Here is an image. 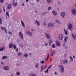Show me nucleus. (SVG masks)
Segmentation results:
<instances>
[{"label":"nucleus","mask_w":76,"mask_h":76,"mask_svg":"<svg viewBox=\"0 0 76 76\" xmlns=\"http://www.w3.org/2000/svg\"><path fill=\"white\" fill-rule=\"evenodd\" d=\"M29 76H37V75L35 74L32 73L30 74Z\"/></svg>","instance_id":"22"},{"label":"nucleus","mask_w":76,"mask_h":76,"mask_svg":"<svg viewBox=\"0 0 76 76\" xmlns=\"http://www.w3.org/2000/svg\"><path fill=\"white\" fill-rule=\"evenodd\" d=\"M16 51H18V48H17L16 49H15Z\"/></svg>","instance_id":"51"},{"label":"nucleus","mask_w":76,"mask_h":76,"mask_svg":"<svg viewBox=\"0 0 76 76\" xmlns=\"http://www.w3.org/2000/svg\"><path fill=\"white\" fill-rule=\"evenodd\" d=\"M65 62L66 63H67V60L66 59L65 61Z\"/></svg>","instance_id":"53"},{"label":"nucleus","mask_w":76,"mask_h":76,"mask_svg":"<svg viewBox=\"0 0 76 76\" xmlns=\"http://www.w3.org/2000/svg\"><path fill=\"white\" fill-rule=\"evenodd\" d=\"M21 54H22V53H21L20 52H19L18 53V56H20V55H21Z\"/></svg>","instance_id":"37"},{"label":"nucleus","mask_w":76,"mask_h":76,"mask_svg":"<svg viewBox=\"0 0 76 76\" xmlns=\"http://www.w3.org/2000/svg\"><path fill=\"white\" fill-rule=\"evenodd\" d=\"M67 39H68V37L66 36L65 37L64 39V42H67Z\"/></svg>","instance_id":"19"},{"label":"nucleus","mask_w":76,"mask_h":76,"mask_svg":"<svg viewBox=\"0 0 76 76\" xmlns=\"http://www.w3.org/2000/svg\"><path fill=\"white\" fill-rule=\"evenodd\" d=\"M48 58L47 57L46 60H45V61H47V60H48Z\"/></svg>","instance_id":"54"},{"label":"nucleus","mask_w":76,"mask_h":76,"mask_svg":"<svg viewBox=\"0 0 76 76\" xmlns=\"http://www.w3.org/2000/svg\"><path fill=\"white\" fill-rule=\"evenodd\" d=\"M48 26H49V27H50V26H51V23H50L48 24Z\"/></svg>","instance_id":"29"},{"label":"nucleus","mask_w":76,"mask_h":76,"mask_svg":"<svg viewBox=\"0 0 76 76\" xmlns=\"http://www.w3.org/2000/svg\"><path fill=\"white\" fill-rule=\"evenodd\" d=\"M0 24H2V21L1 20V18H0Z\"/></svg>","instance_id":"45"},{"label":"nucleus","mask_w":76,"mask_h":76,"mask_svg":"<svg viewBox=\"0 0 76 76\" xmlns=\"http://www.w3.org/2000/svg\"><path fill=\"white\" fill-rule=\"evenodd\" d=\"M16 74L18 76H19L20 75V73L19 72H17Z\"/></svg>","instance_id":"39"},{"label":"nucleus","mask_w":76,"mask_h":76,"mask_svg":"<svg viewBox=\"0 0 76 76\" xmlns=\"http://www.w3.org/2000/svg\"><path fill=\"white\" fill-rule=\"evenodd\" d=\"M45 45V46H47V45H48V43H45L44 44Z\"/></svg>","instance_id":"49"},{"label":"nucleus","mask_w":76,"mask_h":76,"mask_svg":"<svg viewBox=\"0 0 76 76\" xmlns=\"http://www.w3.org/2000/svg\"><path fill=\"white\" fill-rule=\"evenodd\" d=\"M54 23H51V26H53L54 25Z\"/></svg>","instance_id":"40"},{"label":"nucleus","mask_w":76,"mask_h":76,"mask_svg":"<svg viewBox=\"0 0 76 76\" xmlns=\"http://www.w3.org/2000/svg\"><path fill=\"white\" fill-rule=\"evenodd\" d=\"M5 31V32L6 33V34H7V31H6V29H5V30H4Z\"/></svg>","instance_id":"57"},{"label":"nucleus","mask_w":76,"mask_h":76,"mask_svg":"<svg viewBox=\"0 0 76 76\" xmlns=\"http://www.w3.org/2000/svg\"><path fill=\"white\" fill-rule=\"evenodd\" d=\"M9 67L6 66H4L3 67V69L5 70H8L9 69Z\"/></svg>","instance_id":"9"},{"label":"nucleus","mask_w":76,"mask_h":76,"mask_svg":"<svg viewBox=\"0 0 76 76\" xmlns=\"http://www.w3.org/2000/svg\"><path fill=\"white\" fill-rule=\"evenodd\" d=\"M0 3H4V0H0Z\"/></svg>","instance_id":"38"},{"label":"nucleus","mask_w":76,"mask_h":76,"mask_svg":"<svg viewBox=\"0 0 76 76\" xmlns=\"http://www.w3.org/2000/svg\"><path fill=\"white\" fill-rule=\"evenodd\" d=\"M70 59L72 61H73V58L71 56L70 57Z\"/></svg>","instance_id":"30"},{"label":"nucleus","mask_w":76,"mask_h":76,"mask_svg":"<svg viewBox=\"0 0 76 76\" xmlns=\"http://www.w3.org/2000/svg\"><path fill=\"white\" fill-rule=\"evenodd\" d=\"M19 35L20 37V38L22 39L23 38V34L21 32H19Z\"/></svg>","instance_id":"3"},{"label":"nucleus","mask_w":76,"mask_h":76,"mask_svg":"<svg viewBox=\"0 0 76 76\" xmlns=\"http://www.w3.org/2000/svg\"><path fill=\"white\" fill-rule=\"evenodd\" d=\"M8 34H10V35H12V32H11L10 31H9L8 32Z\"/></svg>","instance_id":"35"},{"label":"nucleus","mask_w":76,"mask_h":76,"mask_svg":"<svg viewBox=\"0 0 76 76\" xmlns=\"http://www.w3.org/2000/svg\"><path fill=\"white\" fill-rule=\"evenodd\" d=\"M59 68L61 72L63 73L64 72V66L63 65H61L59 66Z\"/></svg>","instance_id":"1"},{"label":"nucleus","mask_w":76,"mask_h":76,"mask_svg":"<svg viewBox=\"0 0 76 76\" xmlns=\"http://www.w3.org/2000/svg\"><path fill=\"white\" fill-rule=\"evenodd\" d=\"M20 22L21 23V24H22V25L23 26L24 28H25V24H24V22H23V21L21 20L20 21Z\"/></svg>","instance_id":"14"},{"label":"nucleus","mask_w":76,"mask_h":76,"mask_svg":"<svg viewBox=\"0 0 76 76\" xmlns=\"http://www.w3.org/2000/svg\"><path fill=\"white\" fill-rule=\"evenodd\" d=\"M2 12V10H1V9H0V13H1Z\"/></svg>","instance_id":"58"},{"label":"nucleus","mask_w":76,"mask_h":76,"mask_svg":"<svg viewBox=\"0 0 76 76\" xmlns=\"http://www.w3.org/2000/svg\"><path fill=\"white\" fill-rule=\"evenodd\" d=\"M49 54H50L49 53H48V54L47 55V57L48 58V57H49Z\"/></svg>","instance_id":"59"},{"label":"nucleus","mask_w":76,"mask_h":76,"mask_svg":"<svg viewBox=\"0 0 76 76\" xmlns=\"http://www.w3.org/2000/svg\"><path fill=\"white\" fill-rule=\"evenodd\" d=\"M67 54H65L64 55L65 57H67Z\"/></svg>","instance_id":"56"},{"label":"nucleus","mask_w":76,"mask_h":76,"mask_svg":"<svg viewBox=\"0 0 76 76\" xmlns=\"http://www.w3.org/2000/svg\"><path fill=\"white\" fill-rule=\"evenodd\" d=\"M64 31L65 34L66 35H67V34H68V33H67V31H66V29H64Z\"/></svg>","instance_id":"27"},{"label":"nucleus","mask_w":76,"mask_h":76,"mask_svg":"<svg viewBox=\"0 0 76 76\" xmlns=\"http://www.w3.org/2000/svg\"><path fill=\"white\" fill-rule=\"evenodd\" d=\"M13 46L14 49H16V45L14 44Z\"/></svg>","instance_id":"28"},{"label":"nucleus","mask_w":76,"mask_h":76,"mask_svg":"<svg viewBox=\"0 0 76 76\" xmlns=\"http://www.w3.org/2000/svg\"><path fill=\"white\" fill-rule=\"evenodd\" d=\"M1 64H2V65L4 64V62H1Z\"/></svg>","instance_id":"64"},{"label":"nucleus","mask_w":76,"mask_h":76,"mask_svg":"<svg viewBox=\"0 0 76 76\" xmlns=\"http://www.w3.org/2000/svg\"><path fill=\"white\" fill-rule=\"evenodd\" d=\"M13 4L14 6H16L18 5V3L17 2H14Z\"/></svg>","instance_id":"24"},{"label":"nucleus","mask_w":76,"mask_h":76,"mask_svg":"<svg viewBox=\"0 0 76 76\" xmlns=\"http://www.w3.org/2000/svg\"><path fill=\"white\" fill-rule=\"evenodd\" d=\"M26 2H28V1H29V0H26Z\"/></svg>","instance_id":"63"},{"label":"nucleus","mask_w":76,"mask_h":76,"mask_svg":"<svg viewBox=\"0 0 76 76\" xmlns=\"http://www.w3.org/2000/svg\"><path fill=\"white\" fill-rule=\"evenodd\" d=\"M40 63L42 64H44V61H40Z\"/></svg>","instance_id":"47"},{"label":"nucleus","mask_w":76,"mask_h":76,"mask_svg":"<svg viewBox=\"0 0 76 76\" xmlns=\"http://www.w3.org/2000/svg\"><path fill=\"white\" fill-rule=\"evenodd\" d=\"M55 52H56V51L55 50H53V51H52L50 54L51 56L52 57L53 56H54V53H55Z\"/></svg>","instance_id":"12"},{"label":"nucleus","mask_w":76,"mask_h":76,"mask_svg":"<svg viewBox=\"0 0 76 76\" xmlns=\"http://www.w3.org/2000/svg\"><path fill=\"white\" fill-rule=\"evenodd\" d=\"M56 45H57V46H60V43L58 41H56Z\"/></svg>","instance_id":"6"},{"label":"nucleus","mask_w":76,"mask_h":76,"mask_svg":"<svg viewBox=\"0 0 76 76\" xmlns=\"http://www.w3.org/2000/svg\"><path fill=\"white\" fill-rule=\"evenodd\" d=\"M55 21V22H57L58 23H59V24H61V22H60V20H57V19Z\"/></svg>","instance_id":"17"},{"label":"nucleus","mask_w":76,"mask_h":76,"mask_svg":"<svg viewBox=\"0 0 76 76\" xmlns=\"http://www.w3.org/2000/svg\"><path fill=\"white\" fill-rule=\"evenodd\" d=\"M52 48H56V46H55V45L54 44H53L52 45Z\"/></svg>","instance_id":"34"},{"label":"nucleus","mask_w":76,"mask_h":76,"mask_svg":"<svg viewBox=\"0 0 76 76\" xmlns=\"http://www.w3.org/2000/svg\"><path fill=\"white\" fill-rule=\"evenodd\" d=\"M13 44L12 43L10 44L9 45V48H12L13 47Z\"/></svg>","instance_id":"16"},{"label":"nucleus","mask_w":76,"mask_h":76,"mask_svg":"<svg viewBox=\"0 0 76 76\" xmlns=\"http://www.w3.org/2000/svg\"><path fill=\"white\" fill-rule=\"evenodd\" d=\"M47 65H45L43 67V69H45V68L47 67Z\"/></svg>","instance_id":"41"},{"label":"nucleus","mask_w":76,"mask_h":76,"mask_svg":"<svg viewBox=\"0 0 76 76\" xmlns=\"http://www.w3.org/2000/svg\"><path fill=\"white\" fill-rule=\"evenodd\" d=\"M1 28L2 30H3V29L5 30L6 29V28H5L3 27H1Z\"/></svg>","instance_id":"33"},{"label":"nucleus","mask_w":76,"mask_h":76,"mask_svg":"<svg viewBox=\"0 0 76 76\" xmlns=\"http://www.w3.org/2000/svg\"><path fill=\"white\" fill-rule=\"evenodd\" d=\"M50 62H51L52 61V58H50Z\"/></svg>","instance_id":"61"},{"label":"nucleus","mask_w":76,"mask_h":76,"mask_svg":"<svg viewBox=\"0 0 76 76\" xmlns=\"http://www.w3.org/2000/svg\"><path fill=\"white\" fill-rule=\"evenodd\" d=\"M65 16V12H62L61 13V16L63 18H64V16Z\"/></svg>","instance_id":"13"},{"label":"nucleus","mask_w":76,"mask_h":76,"mask_svg":"<svg viewBox=\"0 0 76 76\" xmlns=\"http://www.w3.org/2000/svg\"><path fill=\"white\" fill-rule=\"evenodd\" d=\"M6 16H7L9 18V12H6Z\"/></svg>","instance_id":"23"},{"label":"nucleus","mask_w":76,"mask_h":76,"mask_svg":"<svg viewBox=\"0 0 76 76\" xmlns=\"http://www.w3.org/2000/svg\"><path fill=\"white\" fill-rule=\"evenodd\" d=\"M43 25L45 26L46 25H47V24H46V23H45V22H44L43 23Z\"/></svg>","instance_id":"50"},{"label":"nucleus","mask_w":76,"mask_h":76,"mask_svg":"<svg viewBox=\"0 0 76 76\" xmlns=\"http://www.w3.org/2000/svg\"><path fill=\"white\" fill-rule=\"evenodd\" d=\"M52 1V0H47V3H51Z\"/></svg>","instance_id":"31"},{"label":"nucleus","mask_w":76,"mask_h":76,"mask_svg":"<svg viewBox=\"0 0 76 76\" xmlns=\"http://www.w3.org/2000/svg\"><path fill=\"white\" fill-rule=\"evenodd\" d=\"M5 50V47L3 46L0 48V51H3Z\"/></svg>","instance_id":"11"},{"label":"nucleus","mask_w":76,"mask_h":76,"mask_svg":"<svg viewBox=\"0 0 76 76\" xmlns=\"http://www.w3.org/2000/svg\"><path fill=\"white\" fill-rule=\"evenodd\" d=\"M45 36L48 39H50L51 38V36L50 34H48L47 33H45Z\"/></svg>","instance_id":"5"},{"label":"nucleus","mask_w":76,"mask_h":76,"mask_svg":"<svg viewBox=\"0 0 76 76\" xmlns=\"http://www.w3.org/2000/svg\"><path fill=\"white\" fill-rule=\"evenodd\" d=\"M71 36L72 37H73V39H74V38H75V36H74V34H72L71 35Z\"/></svg>","instance_id":"42"},{"label":"nucleus","mask_w":76,"mask_h":76,"mask_svg":"<svg viewBox=\"0 0 76 76\" xmlns=\"http://www.w3.org/2000/svg\"><path fill=\"white\" fill-rule=\"evenodd\" d=\"M3 9L4 12V13H5V11L6 10V9L5 8V7H4Z\"/></svg>","instance_id":"43"},{"label":"nucleus","mask_w":76,"mask_h":76,"mask_svg":"<svg viewBox=\"0 0 76 76\" xmlns=\"http://www.w3.org/2000/svg\"><path fill=\"white\" fill-rule=\"evenodd\" d=\"M52 13L55 16H56L57 15V12L55 10H53L52 11Z\"/></svg>","instance_id":"15"},{"label":"nucleus","mask_w":76,"mask_h":76,"mask_svg":"<svg viewBox=\"0 0 76 76\" xmlns=\"http://www.w3.org/2000/svg\"><path fill=\"white\" fill-rule=\"evenodd\" d=\"M72 27H73V25L72 24L70 23L68 24V28L70 31H72Z\"/></svg>","instance_id":"2"},{"label":"nucleus","mask_w":76,"mask_h":76,"mask_svg":"<svg viewBox=\"0 0 76 76\" xmlns=\"http://www.w3.org/2000/svg\"><path fill=\"white\" fill-rule=\"evenodd\" d=\"M26 34H27V35H29V36H32V33L29 31H27L26 32Z\"/></svg>","instance_id":"7"},{"label":"nucleus","mask_w":76,"mask_h":76,"mask_svg":"<svg viewBox=\"0 0 76 76\" xmlns=\"http://www.w3.org/2000/svg\"><path fill=\"white\" fill-rule=\"evenodd\" d=\"M45 73H48V69H47V70L45 71Z\"/></svg>","instance_id":"44"},{"label":"nucleus","mask_w":76,"mask_h":76,"mask_svg":"<svg viewBox=\"0 0 76 76\" xmlns=\"http://www.w3.org/2000/svg\"><path fill=\"white\" fill-rule=\"evenodd\" d=\"M53 43V40L52 39H50L49 41V45L51 46V44Z\"/></svg>","instance_id":"8"},{"label":"nucleus","mask_w":76,"mask_h":76,"mask_svg":"<svg viewBox=\"0 0 76 76\" xmlns=\"http://www.w3.org/2000/svg\"><path fill=\"white\" fill-rule=\"evenodd\" d=\"M24 57H28V54H27V53H25L24 54Z\"/></svg>","instance_id":"36"},{"label":"nucleus","mask_w":76,"mask_h":76,"mask_svg":"<svg viewBox=\"0 0 76 76\" xmlns=\"http://www.w3.org/2000/svg\"><path fill=\"white\" fill-rule=\"evenodd\" d=\"M57 72H55V75H57Z\"/></svg>","instance_id":"60"},{"label":"nucleus","mask_w":76,"mask_h":76,"mask_svg":"<svg viewBox=\"0 0 76 76\" xmlns=\"http://www.w3.org/2000/svg\"><path fill=\"white\" fill-rule=\"evenodd\" d=\"M41 70L40 71L41 72L42 71V70H43V66H41Z\"/></svg>","instance_id":"32"},{"label":"nucleus","mask_w":76,"mask_h":76,"mask_svg":"<svg viewBox=\"0 0 76 76\" xmlns=\"http://www.w3.org/2000/svg\"><path fill=\"white\" fill-rule=\"evenodd\" d=\"M5 58H7V56H4V57H2V59H3V60H4Z\"/></svg>","instance_id":"25"},{"label":"nucleus","mask_w":76,"mask_h":76,"mask_svg":"<svg viewBox=\"0 0 76 76\" xmlns=\"http://www.w3.org/2000/svg\"><path fill=\"white\" fill-rule=\"evenodd\" d=\"M35 22L36 23H37L38 25V26H39V21L36 20L35 21Z\"/></svg>","instance_id":"20"},{"label":"nucleus","mask_w":76,"mask_h":76,"mask_svg":"<svg viewBox=\"0 0 76 76\" xmlns=\"http://www.w3.org/2000/svg\"><path fill=\"white\" fill-rule=\"evenodd\" d=\"M74 39H76V34L74 36Z\"/></svg>","instance_id":"48"},{"label":"nucleus","mask_w":76,"mask_h":76,"mask_svg":"<svg viewBox=\"0 0 76 76\" xmlns=\"http://www.w3.org/2000/svg\"><path fill=\"white\" fill-rule=\"evenodd\" d=\"M63 34H61L59 36V39L60 40H62L63 39Z\"/></svg>","instance_id":"4"},{"label":"nucleus","mask_w":76,"mask_h":76,"mask_svg":"<svg viewBox=\"0 0 76 76\" xmlns=\"http://www.w3.org/2000/svg\"><path fill=\"white\" fill-rule=\"evenodd\" d=\"M20 47L22 48L23 47V45L22 44L20 45Z\"/></svg>","instance_id":"52"},{"label":"nucleus","mask_w":76,"mask_h":76,"mask_svg":"<svg viewBox=\"0 0 76 76\" xmlns=\"http://www.w3.org/2000/svg\"><path fill=\"white\" fill-rule=\"evenodd\" d=\"M71 12L73 15H76V10L75 9H73Z\"/></svg>","instance_id":"10"},{"label":"nucleus","mask_w":76,"mask_h":76,"mask_svg":"<svg viewBox=\"0 0 76 76\" xmlns=\"http://www.w3.org/2000/svg\"><path fill=\"white\" fill-rule=\"evenodd\" d=\"M22 6H24V3H23L22 4Z\"/></svg>","instance_id":"62"},{"label":"nucleus","mask_w":76,"mask_h":76,"mask_svg":"<svg viewBox=\"0 0 76 76\" xmlns=\"http://www.w3.org/2000/svg\"><path fill=\"white\" fill-rule=\"evenodd\" d=\"M11 7H12V5H11V4L8 5L7 6V9H10Z\"/></svg>","instance_id":"18"},{"label":"nucleus","mask_w":76,"mask_h":76,"mask_svg":"<svg viewBox=\"0 0 76 76\" xmlns=\"http://www.w3.org/2000/svg\"><path fill=\"white\" fill-rule=\"evenodd\" d=\"M47 13H48L47 12H42V15H45V14H47Z\"/></svg>","instance_id":"26"},{"label":"nucleus","mask_w":76,"mask_h":76,"mask_svg":"<svg viewBox=\"0 0 76 76\" xmlns=\"http://www.w3.org/2000/svg\"><path fill=\"white\" fill-rule=\"evenodd\" d=\"M35 68H36V69H38V64L37 63H36L35 65Z\"/></svg>","instance_id":"21"},{"label":"nucleus","mask_w":76,"mask_h":76,"mask_svg":"<svg viewBox=\"0 0 76 76\" xmlns=\"http://www.w3.org/2000/svg\"><path fill=\"white\" fill-rule=\"evenodd\" d=\"M31 31L32 32H34V31H35V30H34V29H31Z\"/></svg>","instance_id":"55"},{"label":"nucleus","mask_w":76,"mask_h":76,"mask_svg":"<svg viewBox=\"0 0 76 76\" xmlns=\"http://www.w3.org/2000/svg\"><path fill=\"white\" fill-rule=\"evenodd\" d=\"M51 7H49L48 8V9L49 10H51Z\"/></svg>","instance_id":"46"}]
</instances>
